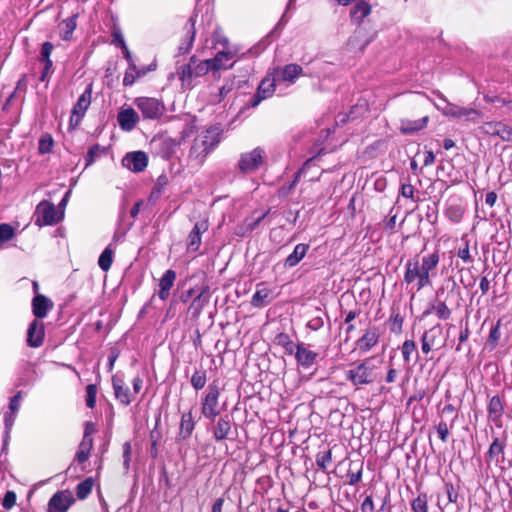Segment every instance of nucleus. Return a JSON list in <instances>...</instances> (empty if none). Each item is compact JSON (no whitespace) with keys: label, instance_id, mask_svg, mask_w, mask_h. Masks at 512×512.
<instances>
[{"label":"nucleus","instance_id":"f257e3e1","mask_svg":"<svg viewBox=\"0 0 512 512\" xmlns=\"http://www.w3.org/2000/svg\"><path fill=\"white\" fill-rule=\"evenodd\" d=\"M507 433L502 432L499 435H492V442L485 455L488 464L495 463L500 467L503 474L502 480H512V460H506L505 449L507 447Z\"/></svg>","mask_w":512,"mask_h":512},{"label":"nucleus","instance_id":"f03ea898","mask_svg":"<svg viewBox=\"0 0 512 512\" xmlns=\"http://www.w3.org/2000/svg\"><path fill=\"white\" fill-rule=\"evenodd\" d=\"M222 132L221 124L209 127L205 131V135L200 142L202 149L199 151V144L197 143V140H195V143L190 149L189 157H193L198 160L199 164H203L207 155L210 154L220 143Z\"/></svg>","mask_w":512,"mask_h":512},{"label":"nucleus","instance_id":"7ed1b4c3","mask_svg":"<svg viewBox=\"0 0 512 512\" xmlns=\"http://www.w3.org/2000/svg\"><path fill=\"white\" fill-rule=\"evenodd\" d=\"M133 103L141 112L144 120H159L166 111L163 101L154 97H137Z\"/></svg>","mask_w":512,"mask_h":512},{"label":"nucleus","instance_id":"20e7f679","mask_svg":"<svg viewBox=\"0 0 512 512\" xmlns=\"http://www.w3.org/2000/svg\"><path fill=\"white\" fill-rule=\"evenodd\" d=\"M220 396V388L218 381L214 380L211 382L205 392L204 397L201 400V414L211 421H215V418L220 415L218 408V400Z\"/></svg>","mask_w":512,"mask_h":512},{"label":"nucleus","instance_id":"39448f33","mask_svg":"<svg viewBox=\"0 0 512 512\" xmlns=\"http://www.w3.org/2000/svg\"><path fill=\"white\" fill-rule=\"evenodd\" d=\"M35 213L38 214L35 224L40 227L43 225H56L60 221H62L64 217V211H60L58 213L55 209L54 204L47 200L41 201L36 206V211H34V214Z\"/></svg>","mask_w":512,"mask_h":512},{"label":"nucleus","instance_id":"423d86ee","mask_svg":"<svg viewBox=\"0 0 512 512\" xmlns=\"http://www.w3.org/2000/svg\"><path fill=\"white\" fill-rule=\"evenodd\" d=\"M346 379L354 386L367 385L374 381L373 366L370 365V359L359 363L354 369L346 371Z\"/></svg>","mask_w":512,"mask_h":512},{"label":"nucleus","instance_id":"0eeeda50","mask_svg":"<svg viewBox=\"0 0 512 512\" xmlns=\"http://www.w3.org/2000/svg\"><path fill=\"white\" fill-rule=\"evenodd\" d=\"M506 399L505 390L490 397L487 405V417L496 426L501 427L502 417L505 414Z\"/></svg>","mask_w":512,"mask_h":512},{"label":"nucleus","instance_id":"6e6552de","mask_svg":"<svg viewBox=\"0 0 512 512\" xmlns=\"http://www.w3.org/2000/svg\"><path fill=\"white\" fill-rule=\"evenodd\" d=\"M263 149L257 147L250 152L242 153L238 162L241 173L247 174L256 171L263 163Z\"/></svg>","mask_w":512,"mask_h":512},{"label":"nucleus","instance_id":"1a4fd4ad","mask_svg":"<svg viewBox=\"0 0 512 512\" xmlns=\"http://www.w3.org/2000/svg\"><path fill=\"white\" fill-rule=\"evenodd\" d=\"M75 503V498L70 490L57 491L48 502L47 512H68Z\"/></svg>","mask_w":512,"mask_h":512},{"label":"nucleus","instance_id":"9d476101","mask_svg":"<svg viewBox=\"0 0 512 512\" xmlns=\"http://www.w3.org/2000/svg\"><path fill=\"white\" fill-rule=\"evenodd\" d=\"M39 284L34 281V318L35 320L45 318L54 308V302L47 296L38 292Z\"/></svg>","mask_w":512,"mask_h":512},{"label":"nucleus","instance_id":"9b49d317","mask_svg":"<svg viewBox=\"0 0 512 512\" xmlns=\"http://www.w3.org/2000/svg\"><path fill=\"white\" fill-rule=\"evenodd\" d=\"M122 165L134 173H140L148 165V156L143 151L128 152L122 158Z\"/></svg>","mask_w":512,"mask_h":512},{"label":"nucleus","instance_id":"f8f14e48","mask_svg":"<svg viewBox=\"0 0 512 512\" xmlns=\"http://www.w3.org/2000/svg\"><path fill=\"white\" fill-rule=\"evenodd\" d=\"M90 451L91 450L89 449L78 447L73 463L67 468L65 472L66 477H70L71 479L76 480H95L93 476H88L82 479V475L74 474V472L77 471L78 467H80L81 471H84L83 465L88 460Z\"/></svg>","mask_w":512,"mask_h":512},{"label":"nucleus","instance_id":"ddd939ff","mask_svg":"<svg viewBox=\"0 0 512 512\" xmlns=\"http://www.w3.org/2000/svg\"><path fill=\"white\" fill-rule=\"evenodd\" d=\"M153 143L157 145V155L168 161L173 157L177 148L181 145V140L165 137L154 139Z\"/></svg>","mask_w":512,"mask_h":512},{"label":"nucleus","instance_id":"4468645a","mask_svg":"<svg viewBox=\"0 0 512 512\" xmlns=\"http://www.w3.org/2000/svg\"><path fill=\"white\" fill-rule=\"evenodd\" d=\"M215 424L212 428L213 438L217 442H221L226 439L233 440L234 437H231V417L228 414L220 416L218 419L215 418L213 421Z\"/></svg>","mask_w":512,"mask_h":512},{"label":"nucleus","instance_id":"2eb2a0df","mask_svg":"<svg viewBox=\"0 0 512 512\" xmlns=\"http://www.w3.org/2000/svg\"><path fill=\"white\" fill-rule=\"evenodd\" d=\"M196 18H197V13H194L187 20V22L185 24L186 35L178 47L177 56L185 55V54L189 53V51L192 49L193 42H194L195 36H196V29H195Z\"/></svg>","mask_w":512,"mask_h":512},{"label":"nucleus","instance_id":"dca6fc26","mask_svg":"<svg viewBox=\"0 0 512 512\" xmlns=\"http://www.w3.org/2000/svg\"><path fill=\"white\" fill-rule=\"evenodd\" d=\"M303 69L298 64H287L283 67H276L274 69L273 77L276 81L294 82V80L301 75Z\"/></svg>","mask_w":512,"mask_h":512},{"label":"nucleus","instance_id":"f3484780","mask_svg":"<svg viewBox=\"0 0 512 512\" xmlns=\"http://www.w3.org/2000/svg\"><path fill=\"white\" fill-rule=\"evenodd\" d=\"M139 119V115L132 107L121 109L117 115L118 124L123 131L133 130Z\"/></svg>","mask_w":512,"mask_h":512},{"label":"nucleus","instance_id":"a211bd4d","mask_svg":"<svg viewBox=\"0 0 512 512\" xmlns=\"http://www.w3.org/2000/svg\"><path fill=\"white\" fill-rule=\"evenodd\" d=\"M210 300V287L208 285L202 287L200 293L192 300L188 307V313L191 317L196 319L200 316L203 308L209 303Z\"/></svg>","mask_w":512,"mask_h":512},{"label":"nucleus","instance_id":"6ab92c4d","mask_svg":"<svg viewBox=\"0 0 512 512\" xmlns=\"http://www.w3.org/2000/svg\"><path fill=\"white\" fill-rule=\"evenodd\" d=\"M112 387L115 398L120 401L121 404L128 406L132 402L129 387L125 385L124 380L118 375L112 376Z\"/></svg>","mask_w":512,"mask_h":512},{"label":"nucleus","instance_id":"aec40b11","mask_svg":"<svg viewBox=\"0 0 512 512\" xmlns=\"http://www.w3.org/2000/svg\"><path fill=\"white\" fill-rule=\"evenodd\" d=\"M318 356V353L309 350L303 342L297 344L295 358L298 365L309 368L316 363Z\"/></svg>","mask_w":512,"mask_h":512},{"label":"nucleus","instance_id":"412c9836","mask_svg":"<svg viewBox=\"0 0 512 512\" xmlns=\"http://www.w3.org/2000/svg\"><path fill=\"white\" fill-rule=\"evenodd\" d=\"M54 49L53 43L46 41L42 44L40 55L38 57V60L44 64L43 70L41 72L40 81H45L48 74L51 72L53 67V62L50 59L51 53Z\"/></svg>","mask_w":512,"mask_h":512},{"label":"nucleus","instance_id":"4be33fe9","mask_svg":"<svg viewBox=\"0 0 512 512\" xmlns=\"http://www.w3.org/2000/svg\"><path fill=\"white\" fill-rule=\"evenodd\" d=\"M310 249V245L308 243H299L295 246L294 250L291 254H289L283 262V267L285 269H291L297 266L302 259L306 256L307 252Z\"/></svg>","mask_w":512,"mask_h":512},{"label":"nucleus","instance_id":"5701e85b","mask_svg":"<svg viewBox=\"0 0 512 512\" xmlns=\"http://www.w3.org/2000/svg\"><path fill=\"white\" fill-rule=\"evenodd\" d=\"M379 341V329L376 326L368 328L365 334L356 342L361 352H367Z\"/></svg>","mask_w":512,"mask_h":512},{"label":"nucleus","instance_id":"b1692460","mask_svg":"<svg viewBox=\"0 0 512 512\" xmlns=\"http://www.w3.org/2000/svg\"><path fill=\"white\" fill-rule=\"evenodd\" d=\"M199 59L196 55L190 57L189 62L182 64L177 69L179 79L182 81V85L191 88L192 87V70L199 63Z\"/></svg>","mask_w":512,"mask_h":512},{"label":"nucleus","instance_id":"393cba45","mask_svg":"<svg viewBox=\"0 0 512 512\" xmlns=\"http://www.w3.org/2000/svg\"><path fill=\"white\" fill-rule=\"evenodd\" d=\"M208 229V222L201 221L197 222L191 232L188 235V249L192 251H197L201 244V234Z\"/></svg>","mask_w":512,"mask_h":512},{"label":"nucleus","instance_id":"a878e982","mask_svg":"<svg viewBox=\"0 0 512 512\" xmlns=\"http://www.w3.org/2000/svg\"><path fill=\"white\" fill-rule=\"evenodd\" d=\"M176 279V272L172 269H168L165 271L163 276L160 279L159 286L160 289L158 291V296L161 300H166L170 296V290L174 285Z\"/></svg>","mask_w":512,"mask_h":512},{"label":"nucleus","instance_id":"bb28decb","mask_svg":"<svg viewBox=\"0 0 512 512\" xmlns=\"http://www.w3.org/2000/svg\"><path fill=\"white\" fill-rule=\"evenodd\" d=\"M371 12V6L365 0H358L350 10L351 21L360 25Z\"/></svg>","mask_w":512,"mask_h":512},{"label":"nucleus","instance_id":"cd10ccee","mask_svg":"<svg viewBox=\"0 0 512 512\" xmlns=\"http://www.w3.org/2000/svg\"><path fill=\"white\" fill-rule=\"evenodd\" d=\"M21 400H22V393L21 392H18L16 395H14L10 399L9 411L4 413V424H5L6 433L9 432V430L11 429V427L14 424L15 414L17 413V411L20 408Z\"/></svg>","mask_w":512,"mask_h":512},{"label":"nucleus","instance_id":"c85d7f7f","mask_svg":"<svg viewBox=\"0 0 512 512\" xmlns=\"http://www.w3.org/2000/svg\"><path fill=\"white\" fill-rule=\"evenodd\" d=\"M91 96H92V83H90L86 86L84 92L80 95L77 102L74 104V106L72 108L73 114H77V115L84 117L88 107L91 104Z\"/></svg>","mask_w":512,"mask_h":512},{"label":"nucleus","instance_id":"c756f323","mask_svg":"<svg viewBox=\"0 0 512 512\" xmlns=\"http://www.w3.org/2000/svg\"><path fill=\"white\" fill-rule=\"evenodd\" d=\"M429 121L428 116H424L417 120H402L400 131L402 134L411 135L423 130Z\"/></svg>","mask_w":512,"mask_h":512},{"label":"nucleus","instance_id":"7c9ffc66","mask_svg":"<svg viewBox=\"0 0 512 512\" xmlns=\"http://www.w3.org/2000/svg\"><path fill=\"white\" fill-rule=\"evenodd\" d=\"M195 427V421L192 416V412L189 411L184 413L181 417L178 439L187 440L191 437Z\"/></svg>","mask_w":512,"mask_h":512},{"label":"nucleus","instance_id":"2f4dec72","mask_svg":"<svg viewBox=\"0 0 512 512\" xmlns=\"http://www.w3.org/2000/svg\"><path fill=\"white\" fill-rule=\"evenodd\" d=\"M316 464L318 466V473L322 471L326 476H328V480H331L330 471L328 468L332 466V457L331 450L328 448H324L320 450L316 455Z\"/></svg>","mask_w":512,"mask_h":512},{"label":"nucleus","instance_id":"473e14b6","mask_svg":"<svg viewBox=\"0 0 512 512\" xmlns=\"http://www.w3.org/2000/svg\"><path fill=\"white\" fill-rule=\"evenodd\" d=\"M368 112V103L365 99H359L358 102L353 105L349 112L344 115V117L340 120L341 123H346L347 121H353L363 116Z\"/></svg>","mask_w":512,"mask_h":512},{"label":"nucleus","instance_id":"72a5a7b5","mask_svg":"<svg viewBox=\"0 0 512 512\" xmlns=\"http://www.w3.org/2000/svg\"><path fill=\"white\" fill-rule=\"evenodd\" d=\"M275 82H276V80L274 77L272 79H270L269 75H267L260 81V83L257 87L256 93L258 95H260L261 97H264V100L271 97L274 94L275 89H276Z\"/></svg>","mask_w":512,"mask_h":512},{"label":"nucleus","instance_id":"f704fd0d","mask_svg":"<svg viewBox=\"0 0 512 512\" xmlns=\"http://www.w3.org/2000/svg\"><path fill=\"white\" fill-rule=\"evenodd\" d=\"M432 311H435L437 317L440 320H447L451 316V310L446 305L445 300L439 301L438 304L435 306L434 304H431L429 308H427L421 315L422 318L428 316Z\"/></svg>","mask_w":512,"mask_h":512},{"label":"nucleus","instance_id":"c9c22d12","mask_svg":"<svg viewBox=\"0 0 512 512\" xmlns=\"http://www.w3.org/2000/svg\"><path fill=\"white\" fill-rule=\"evenodd\" d=\"M420 272L419 260L416 256L414 259H410L405 264L404 281L407 284H411L418 277Z\"/></svg>","mask_w":512,"mask_h":512},{"label":"nucleus","instance_id":"e433bc0d","mask_svg":"<svg viewBox=\"0 0 512 512\" xmlns=\"http://www.w3.org/2000/svg\"><path fill=\"white\" fill-rule=\"evenodd\" d=\"M168 183L169 179L166 174L162 173L159 175L148 197L149 202H156L160 198L164 188L168 185Z\"/></svg>","mask_w":512,"mask_h":512},{"label":"nucleus","instance_id":"4c0bfd02","mask_svg":"<svg viewBox=\"0 0 512 512\" xmlns=\"http://www.w3.org/2000/svg\"><path fill=\"white\" fill-rule=\"evenodd\" d=\"M77 18L78 14H73L67 19L63 20L62 25L64 27L63 32L61 34V38L64 41H69L72 39L73 32L77 27Z\"/></svg>","mask_w":512,"mask_h":512},{"label":"nucleus","instance_id":"58836bf2","mask_svg":"<svg viewBox=\"0 0 512 512\" xmlns=\"http://www.w3.org/2000/svg\"><path fill=\"white\" fill-rule=\"evenodd\" d=\"M501 319H499L495 324L491 326L486 345L490 351L494 350L498 344L501 337L500 333Z\"/></svg>","mask_w":512,"mask_h":512},{"label":"nucleus","instance_id":"ea45409f","mask_svg":"<svg viewBox=\"0 0 512 512\" xmlns=\"http://www.w3.org/2000/svg\"><path fill=\"white\" fill-rule=\"evenodd\" d=\"M270 293L268 288L258 289L252 296L251 305L258 308L266 306L270 302Z\"/></svg>","mask_w":512,"mask_h":512},{"label":"nucleus","instance_id":"a19ab883","mask_svg":"<svg viewBox=\"0 0 512 512\" xmlns=\"http://www.w3.org/2000/svg\"><path fill=\"white\" fill-rule=\"evenodd\" d=\"M191 385L192 387L198 391L205 387L207 382V372L205 369H197L191 377Z\"/></svg>","mask_w":512,"mask_h":512},{"label":"nucleus","instance_id":"79ce46f5","mask_svg":"<svg viewBox=\"0 0 512 512\" xmlns=\"http://www.w3.org/2000/svg\"><path fill=\"white\" fill-rule=\"evenodd\" d=\"M113 250L110 247H106L99 256L98 265L104 271L107 272L113 262Z\"/></svg>","mask_w":512,"mask_h":512},{"label":"nucleus","instance_id":"37998d69","mask_svg":"<svg viewBox=\"0 0 512 512\" xmlns=\"http://www.w3.org/2000/svg\"><path fill=\"white\" fill-rule=\"evenodd\" d=\"M388 322L390 324L389 329L392 333L400 334L402 332L404 318L401 316L399 311L392 309V314Z\"/></svg>","mask_w":512,"mask_h":512},{"label":"nucleus","instance_id":"c03bdc74","mask_svg":"<svg viewBox=\"0 0 512 512\" xmlns=\"http://www.w3.org/2000/svg\"><path fill=\"white\" fill-rule=\"evenodd\" d=\"M373 494V498H377L383 502V504L387 503L390 492L387 484L381 483V485H373L371 487V493Z\"/></svg>","mask_w":512,"mask_h":512},{"label":"nucleus","instance_id":"a18cd8bd","mask_svg":"<svg viewBox=\"0 0 512 512\" xmlns=\"http://www.w3.org/2000/svg\"><path fill=\"white\" fill-rule=\"evenodd\" d=\"M54 140L49 133L43 134L39 139L38 151L40 154H47L52 151Z\"/></svg>","mask_w":512,"mask_h":512},{"label":"nucleus","instance_id":"49530a36","mask_svg":"<svg viewBox=\"0 0 512 512\" xmlns=\"http://www.w3.org/2000/svg\"><path fill=\"white\" fill-rule=\"evenodd\" d=\"M347 463H350L351 466H349V472H346V477H348L349 480H360L362 477L363 462L348 460Z\"/></svg>","mask_w":512,"mask_h":512},{"label":"nucleus","instance_id":"de8ad7c7","mask_svg":"<svg viewBox=\"0 0 512 512\" xmlns=\"http://www.w3.org/2000/svg\"><path fill=\"white\" fill-rule=\"evenodd\" d=\"M100 153H105V148L98 143L92 145L88 149L87 155L85 157V167L92 165Z\"/></svg>","mask_w":512,"mask_h":512},{"label":"nucleus","instance_id":"09e8293b","mask_svg":"<svg viewBox=\"0 0 512 512\" xmlns=\"http://www.w3.org/2000/svg\"><path fill=\"white\" fill-rule=\"evenodd\" d=\"M413 512H428V501L426 494H420L411 503Z\"/></svg>","mask_w":512,"mask_h":512},{"label":"nucleus","instance_id":"8fccbe9b","mask_svg":"<svg viewBox=\"0 0 512 512\" xmlns=\"http://www.w3.org/2000/svg\"><path fill=\"white\" fill-rule=\"evenodd\" d=\"M439 263V254L438 251H435L434 253L424 256L422 258V265L421 268H424V270L432 271L437 267Z\"/></svg>","mask_w":512,"mask_h":512},{"label":"nucleus","instance_id":"3c124183","mask_svg":"<svg viewBox=\"0 0 512 512\" xmlns=\"http://www.w3.org/2000/svg\"><path fill=\"white\" fill-rule=\"evenodd\" d=\"M270 213V209L257 217L256 219L252 221H245V231L242 233H238V236H245L247 233H251L253 230H255L259 224L267 217V215Z\"/></svg>","mask_w":512,"mask_h":512},{"label":"nucleus","instance_id":"603ef678","mask_svg":"<svg viewBox=\"0 0 512 512\" xmlns=\"http://www.w3.org/2000/svg\"><path fill=\"white\" fill-rule=\"evenodd\" d=\"M96 395H97V385L96 384H88L86 386V396L85 402L86 406L90 409H93L96 406Z\"/></svg>","mask_w":512,"mask_h":512},{"label":"nucleus","instance_id":"864d4df0","mask_svg":"<svg viewBox=\"0 0 512 512\" xmlns=\"http://www.w3.org/2000/svg\"><path fill=\"white\" fill-rule=\"evenodd\" d=\"M94 482H79L76 487V495L78 499H85L92 491Z\"/></svg>","mask_w":512,"mask_h":512},{"label":"nucleus","instance_id":"5fc2aeb1","mask_svg":"<svg viewBox=\"0 0 512 512\" xmlns=\"http://www.w3.org/2000/svg\"><path fill=\"white\" fill-rule=\"evenodd\" d=\"M416 350V343L414 340H406L402 344V355L405 363L410 362V355Z\"/></svg>","mask_w":512,"mask_h":512},{"label":"nucleus","instance_id":"6e6d98bb","mask_svg":"<svg viewBox=\"0 0 512 512\" xmlns=\"http://www.w3.org/2000/svg\"><path fill=\"white\" fill-rule=\"evenodd\" d=\"M447 217L453 222H459L463 216V210L459 205H451L446 210Z\"/></svg>","mask_w":512,"mask_h":512},{"label":"nucleus","instance_id":"4d7b16f0","mask_svg":"<svg viewBox=\"0 0 512 512\" xmlns=\"http://www.w3.org/2000/svg\"><path fill=\"white\" fill-rule=\"evenodd\" d=\"M301 172H302V170H299L298 172H296L293 175L292 181L288 184L283 185L280 188L279 193L281 196H287L288 194L291 193V191L294 189V187L296 186V184L298 183V181L300 179Z\"/></svg>","mask_w":512,"mask_h":512},{"label":"nucleus","instance_id":"13d9d810","mask_svg":"<svg viewBox=\"0 0 512 512\" xmlns=\"http://www.w3.org/2000/svg\"><path fill=\"white\" fill-rule=\"evenodd\" d=\"M349 466H351V464L347 463V461H341L334 467L330 474L332 473L334 477L343 479L346 477V472H349Z\"/></svg>","mask_w":512,"mask_h":512},{"label":"nucleus","instance_id":"bf43d9fd","mask_svg":"<svg viewBox=\"0 0 512 512\" xmlns=\"http://www.w3.org/2000/svg\"><path fill=\"white\" fill-rule=\"evenodd\" d=\"M14 229L10 224L1 223L0 224V242H6L13 238Z\"/></svg>","mask_w":512,"mask_h":512},{"label":"nucleus","instance_id":"052dcab7","mask_svg":"<svg viewBox=\"0 0 512 512\" xmlns=\"http://www.w3.org/2000/svg\"><path fill=\"white\" fill-rule=\"evenodd\" d=\"M445 101V106L441 108L442 113L446 116H451L453 118H460V107L449 102ZM438 109L440 107L438 106Z\"/></svg>","mask_w":512,"mask_h":512},{"label":"nucleus","instance_id":"680f3d73","mask_svg":"<svg viewBox=\"0 0 512 512\" xmlns=\"http://www.w3.org/2000/svg\"><path fill=\"white\" fill-rule=\"evenodd\" d=\"M425 217L431 224H434L437 222V219H438V203L437 202H432L431 204H429L427 206Z\"/></svg>","mask_w":512,"mask_h":512},{"label":"nucleus","instance_id":"e2e57ef3","mask_svg":"<svg viewBox=\"0 0 512 512\" xmlns=\"http://www.w3.org/2000/svg\"><path fill=\"white\" fill-rule=\"evenodd\" d=\"M480 116H481V112L476 109L460 107V118L465 117L468 120L477 122V120L479 119Z\"/></svg>","mask_w":512,"mask_h":512},{"label":"nucleus","instance_id":"0e129e2a","mask_svg":"<svg viewBox=\"0 0 512 512\" xmlns=\"http://www.w3.org/2000/svg\"><path fill=\"white\" fill-rule=\"evenodd\" d=\"M439 327H440V325L437 324L430 330H427L423 333V335L421 337V349H422L423 353L428 354L431 351L432 346H431V343L428 341L429 333H432L434 330H436Z\"/></svg>","mask_w":512,"mask_h":512},{"label":"nucleus","instance_id":"69168bd1","mask_svg":"<svg viewBox=\"0 0 512 512\" xmlns=\"http://www.w3.org/2000/svg\"><path fill=\"white\" fill-rule=\"evenodd\" d=\"M429 270H424V268L420 267V272L418 275V282H417V290H421L423 287L430 284V277H429Z\"/></svg>","mask_w":512,"mask_h":512},{"label":"nucleus","instance_id":"338daca9","mask_svg":"<svg viewBox=\"0 0 512 512\" xmlns=\"http://www.w3.org/2000/svg\"><path fill=\"white\" fill-rule=\"evenodd\" d=\"M123 466L126 470L129 469L130 461H131V454H132V447L131 443L129 441H126L123 446Z\"/></svg>","mask_w":512,"mask_h":512},{"label":"nucleus","instance_id":"774afa93","mask_svg":"<svg viewBox=\"0 0 512 512\" xmlns=\"http://www.w3.org/2000/svg\"><path fill=\"white\" fill-rule=\"evenodd\" d=\"M499 128H500L499 137L503 141L512 142V129H511V127H509L508 125L502 123V125L499 126Z\"/></svg>","mask_w":512,"mask_h":512}]
</instances>
